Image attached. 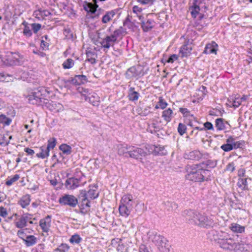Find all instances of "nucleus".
<instances>
[{"mask_svg": "<svg viewBox=\"0 0 252 252\" xmlns=\"http://www.w3.org/2000/svg\"><path fill=\"white\" fill-rule=\"evenodd\" d=\"M87 61L91 64H94L96 63V58H97L96 53L92 50H86Z\"/></svg>", "mask_w": 252, "mask_h": 252, "instance_id": "bb28decb", "label": "nucleus"}, {"mask_svg": "<svg viewBox=\"0 0 252 252\" xmlns=\"http://www.w3.org/2000/svg\"><path fill=\"white\" fill-rule=\"evenodd\" d=\"M97 187L94 186L92 188H90L88 193L87 196H88L91 199H94L96 198L98 196V193L96 192Z\"/></svg>", "mask_w": 252, "mask_h": 252, "instance_id": "c9c22d12", "label": "nucleus"}, {"mask_svg": "<svg viewBox=\"0 0 252 252\" xmlns=\"http://www.w3.org/2000/svg\"><path fill=\"white\" fill-rule=\"evenodd\" d=\"M200 2L199 0H194L192 5L189 8L191 15L194 18H195L200 13V9L199 6Z\"/></svg>", "mask_w": 252, "mask_h": 252, "instance_id": "4be33fe9", "label": "nucleus"}, {"mask_svg": "<svg viewBox=\"0 0 252 252\" xmlns=\"http://www.w3.org/2000/svg\"><path fill=\"white\" fill-rule=\"evenodd\" d=\"M131 208H128L127 206H124V205H119V211L120 214L124 217H127L130 214Z\"/></svg>", "mask_w": 252, "mask_h": 252, "instance_id": "72a5a7b5", "label": "nucleus"}, {"mask_svg": "<svg viewBox=\"0 0 252 252\" xmlns=\"http://www.w3.org/2000/svg\"><path fill=\"white\" fill-rule=\"evenodd\" d=\"M125 32L126 31L123 28L120 27L118 29L116 30L111 35L114 37V39L117 41L118 37L123 35Z\"/></svg>", "mask_w": 252, "mask_h": 252, "instance_id": "a19ab883", "label": "nucleus"}, {"mask_svg": "<svg viewBox=\"0 0 252 252\" xmlns=\"http://www.w3.org/2000/svg\"><path fill=\"white\" fill-rule=\"evenodd\" d=\"M39 226L43 232L48 233L51 226V216L48 215L45 218L41 219L39 221Z\"/></svg>", "mask_w": 252, "mask_h": 252, "instance_id": "9b49d317", "label": "nucleus"}, {"mask_svg": "<svg viewBox=\"0 0 252 252\" xmlns=\"http://www.w3.org/2000/svg\"><path fill=\"white\" fill-rule=\"evenodd\" d=\"M118 11L117 9H113L106 11L102 16L101 21L103 24L110 22L114 18Z\"/></svg>", "mask_w": 252, "mask_h": 252, "instance_id": "aec40b11", "label": "nucleus"}, {"mask_svg": "<svg viewBox=\"0 0 252 252\" xmlns=\"http://www.w3.org/2000/svg\"><path fill=\"white\" fill-rule=\"evenodd\" d=\"M128 157L135 159H141L142 157L147 155V152L143 149L134 146H129Z\"/></svg>", "mask_w": 252, "mask_h": 252, "instance_id": "6e6552de", "label": "nucleus"}, {"mask_svg": "<svg viewBox=\"0 0 252 252\" xmlns=\"http://www.w3.org/2000/svg\"><path fill=\"white\" fill-rule=\"evenodd\" d=\"M187 127L185 125L182 123H179L178 127V132L181 135H183L186 133Z\"/></svg>", "mask_w": 252, "mask_h": 252, "instance_id": "5fc2aeb1", "label": "nucleus"}, {"mask_svg": "<svg viewBox=\"0 0 252 252\" xmlns=\"http://www.w3.org/2000/svg\"><path fill=\"white\" fill-rule=\"evenodd\" d=\"M231 230L236 233H242L245 231V227L237 223H232L230 226Z\"/></svg>", "mask_w": 252, "mask_h": 252, "instance_id": "58836bf2", "label": "nucleus"}, {"mask_svg": "<svg viewBox=\"0 0 252 252\" xmlns=\"http://www.w3.org/2000/svg\"><path fill=\"white\" fill-rule=\"evenodd\" d=\"M59 203L63 206L75 208L78 204L77 198L73 195L65 194L59 199Z\"/></svg>", "mask_w": 252, "mask_h": 252, "instance_id": "423d86ee", "label": "nucleus"}, {"mask_svg": "<svg viewBox=\"0 0 252 252\" xmlns=\"http://www.w3.org/2000/svg\"><path fill=\"white\" fill-rule=\"evenodd\" d=\"M56 143L57 140L55 138L53 137L50 138L48 140V145L46 147V151H48L49 152L51 149H53L56 145Z\"/></svg>", "mask_w": 252, "mask_h": 252, "instance_id": "37998d69", "label": "nucleus"}, {"mask_svg": "<svg viewBox=\"0 0 252 252\" xmlns=\"http://www.w3.org/2000/svg\"><path fill=\"white\" fill-rule=\"evenodd\" d=\"M80 180L74 177L67 179L65 183V186L68 189H73L80 185Z\"/></svg>", "mask_w": 252, "mask_h": 252, "instance_id": "dca6fc26", "label": "nucleus"}, {"mask_svg": "<svg viewBox=\"0 0 252 252\" xmlns=\"http://www.w3.org/2000/svg\"><path fill=\"white\" fill-rule=\"evenodd\" d=\"M162 117L166 122H170L173 118V112L172 110L169 108L164 110L162 113Z\"/></svg>", "mask_w": 252, "mask_h": 252, "instance_id": "cd10ccee", "label": "nucleus"}, {"mask_svg": "<svg viewBox=\"0 0 252 252\" xmlns=\"http://www.w3.org/2000/svg\"><path fill=\"white\" fill-rule=\"evenodd\" d=\"M20 176L18 174H15L12 177H9L5 182V185L7 186H10L13 183L18 180Z\"/></svg>", "mask_w": 252, "mask_h": 252, "instance_id": "c03bdc74", "label": "nucleus"}, {"mask_svg": "<svg viewBox=\"0 0 252 252\" xmlns=\"http://www.w3.org/2000/svg\"><path fill=\"white\" fill-rule=\"evenodd\" d=\"M88 81L86 76L84 75H75L73 78L67 80L66 83H71L75 85H80L85 84Z\"/></svg>", "mask_w": 252, "mask_h": 252, "instance_id": "4468645a", "label": "nucleus"}, {"mask_svg": "<svg viewBox=\"0 0 252 252\" xmlns=\"http://www.w3.org/2000/svg\"><path fill=\"white\" fill-rule=\"evenodd\" d=\"M199 212L195 210H186L184 212V215L187 222L192 225H196Z\"/></svg>", "mask_w": 252, "mask_h": 252, "instance_id": "1a4fd4ad", "label": "nucleus"}, {"mask_svg": "<svg viewBox=\"0 0 252 252\" xmlns=\"http://www.w3.org/2000/svg\"><path fill=\"white\" fill-rule=\"evenodd\" d=\"M248 179L251 180V178H239L238 179L237 185L242 191L249 190V188L247 182Z\"/></svg>", "mask_w": 252, "mask_h": 252, "instance_id": "393cba45", "label": "nucleus"}, {"mask_svg": "<svg viewBox=\"0 0 252 252\" xmlns=\"http://www.w3.org/2000/svg\"><path fill=\"white\" fill-rule=\"evenodd\" d=\"M218 50V45L214 42L212 41L210 43H208L206 45L205 49L203 53L205 54H217Z\"/></svg>", "mask_w": 252, "mask_h": 252, "instance_id": "6ab92c4d", "label": "nucleus"}, {"mask_svg": "<svg viewBox=\"0 0 252 252\" xmlns=\"http://www.w3.org/2000/svg\"><path fill=\"white\" fill-rule=\"evenodd\" d=\"M23 34H24V35L28 37H30L32 35V31L31 30L30 27H28L27 25H26L24 27V29L23 30Z\"/></svg>", "mask_w": 252, "mask_h": 252, "instance_id": "e2e57ef3", "label": "nucleus"}, {"mask_svg": "<svg viewBox=\"0 0 252 252\" xmlns=\"http://www.w3.org/2000/svg\"><path fill=\"white\" fill-rule=\"evenodd\" d=\"M192 43L189 40H185L184 44L181 47L179 54H181L182 57H187L191 54L192 49Z\"/></svg>", "mask_w": 252, "mask_h": 252, "instance_id": "9d476101", "label": "nucleus"}, {"mask_svg": "<svg viewBox=\"0 0 252 252\" xmlns=\"http://www.w3.org/2000/svg\"><path fill=\"white\" fill-rule=\"evenodd\" d=\"M82 240L83 239L80 235L75 233L70 236L68 241L73 245H79Z\"/></svg>", "mask_w": 252, "mask_h": 252, "instance_id": "2f4dec72", "label": "nucleus"}, {"mask_svg": "<svg viewBox=\"0 0 252 252\" xmlns=\"http://www.w3.org/2000/svg\"><path fill=\"white\" fill-rule=\"evenodd\" d=\"M202 157V154L197 150H194L186 153L185 155L186 158L190 160H198Z\"/></svg>", "mask_w": 252, "mask_h": 252, "instance_id": "412c9836", "label": "nucleus"}, {"mask_svg": "<svg viewBox=\"0 0 252 252\" xmlns=\"http://www.w3.org/2000/svg\"><path fill=\"white\" fill-rule=\"evenodd\" d=\"M133 204V196L131 194L124 195L120 201V205L127 206L128 208H132Z\"/></svg>", "mask_w": 252, "mask_h": 252, "instance_id": "a211bd4d", "label": "nucleus"}, {"mask_svg": "<svg viewBox=\"0 0 252 252\" xmlns=\"http://www.w3.org/2000/svg\"><path fill=\"white\" fill-rule=\"evenodd\" d=\"M241 104V100L239 97L235 98L232 101H229L228 104L230 107H233L234 108L238 107Z\"/></svg>", "mask_w": 252, "mask_h": 252, "instance_id": "603ef678", "label": "nucleus"}, {"mask_svg": "<svg viewBox=\"0 0 252 252\" xmlns=\"http://www.w3.org/2000/svg\"><path fill=\"white\" fill-rule=\"evenodd\" d=\"M150 107L149 106H147L142 109L141 108H139L137 109V111L138 114L142 116H147L150 112Z\"/></svg>", "mask_w": 252, "mask_h": 252, "instance_id": "09e8293b", "label": "nucleus"}, {"mask_svg": "<svg viewBox=\"0 0 252 252\" xmlns=\"http://www.w3.org/2000/svg\"><path fill=\"white\" fill-rule=\"evenodd\" d=\"M212 234L214 241L223 249L236 252L247 250L244 244L237 242L235 240V236L227 232L213 230Z\"/></svg>", "mask_w": 252, "mask_h": 252, "instance_id": "f257e3e1", "label": "nucleus"}, {"mask_svg": "<svg viewBox=\"0 0 252 252\" xmlns=\"http://www.w3.org/2000/svg\"><path fill=\"white\" fill-rule=\"evenodd\" d=\"M154 148L153 152L155 155L163 156L167 154V151L163 146H154Z\"/></svg>", "mask_w": 252, "mask_h": 252, "instance_id": "f704fd0d", "label": "nucleus"}, {"mask_svg": "<svg viewBox=\"0 0 252 252\" xmlns=\"http://www.w3.org/2000/svg\"><path fill=\"white\" fill-rule=\"evenodd\" d=\"M30 195L29 194H26L21 198L18 203L23 208H25L30 204Z\"/></svg>", "mask_w": 252, "mask_h": 252, "instance_id": "7c9ffc66", "label": "nucleus"}, {"mask_svg": "<svg viewBox=\"0 0 252 252\" xmlns=\"http://www.w3.org/2000/svg\"><path fill=\"white\" fill-rule=\"evenodd\" d=\"M139 252H151L145 245H141L139 247Z\"/></svg>", "mask_w": 252, "mask_h": 252, "instance_id": "774afa93", "label": "nucleus"}, {"mask_svg": "<svg viewBox=\"0 0 252 252\" xmlns=\"http://www.w3.org/2000/svg\"><path fill=\"white\" fill-rule=\"evenodd\" d=\"M217 161L216 160H208L206 161L205 165L209 168H214L217 166Z\"/></svg>", "mask_w": 252, "mask_h": 252, "instance_id": "4d7b16f0", "label": "nucleus"}, {"mask_svg": "<svg viewBox=\"0 0 252 252\" xmlns=\"http://www.w3.org/2000/svg\"><path fill=\"white\" fill-rule=\"evenodd\" d=\"M116 40L114 39V37H112L111 35H107L105 38L102 39L100 43L102 48L105 49H109L110 47L114 46L116 42Z\"/></svg>", "mask_w": 252, "mask_h": 252, "instance_id": "f8f14e48", "label": "nucleus"}, {"mask_svg": "<svg viewBox=\"0 0 252 252\" xmlns=\"http://www.w3.org/2000/svg\"><path fill=\"white\" fill-rule=\"evenodd\" d=\"M27 220L28 218L25 217V214H23L15 222V226L20 229L26 227L27 225Z\"/></svg>", "mask_w": 252, "mask_h": 252, "instance_id": "c756f323", "label": "nucleus"}, {"mask_svg": "<svg viewBox=\"0 0 252 252\" xmlns=\"http://www.w3.org/2000/svg\"><path fill=\"white\" fill-rule=\"evenodd\" d=\"M79 199L80 200V204L79 205H82L83 207L86 209H88L90 207V202L87 197V192L85 190H82L78 196Z\"/></svg>", "mask_w": 252, "mask_h": 252, "instance_id": "2eb2a0df", "label": "nucleus"}, {"mask_svg": "<svg viewBox=\"0 0 252 252\" xmlns=\"http://www.w3.org/2000/svg\"><path fill=\"white\" fill-rule=\"evenodd\" d=\"M155 0H137V1L142 5H151Z\"/></svg>", "mask_w": 252, "mask_h": 252, "instance_id": "680f3d73", "label": "nucleus"}, {"mask_svg": "<svg viewBox=\"0 0 252 252\" xmlns=\"http://www.w3.org/2000/svg\"><path fill=\"white\" fill-rule=\"evenodd\" d=\"M215 126L219 130H223L225 128V125L222 118H218L215 121Z\"/></svg>", "mask_w": 252, "mask_h": 252, "instance_id": "a18cd8bd", "label": "nucleus"}, {"mask_svg": "<svg viewBox=\"0 0 252 252\" xmlns=\"http://www.w3.org/2000/svg\"><path fill=\"white\" fill-rule=\"evenodd\" d=\"M9 143V140H8L7 136H2L0 137V145L2 146H6Z\"/></svg>", "mask_w": 252, "mask_h": 252, "instance_id": "13d9d810", "label": "nucleus"}, {"mask_svg": "<svg viewBox=\"0 0 252 252\" xmlns=\"http://www.w3.org/2000/svg\"><path fill=\"white\" fill-rule=\"evenodd\" d=\"M59 149L62 151L63 154L66 155H69L72 152L71 147L66 144H61L59 147Z\"/></svg>", "mask_w": 252, "mask_h": 252, "instance_id": "e433bc0d", "label": "nucleus"}, {"mask_svg": "<svg viewBox=\"0 0 252 252\" xmlns=\"http://www.w3.org/2000/svg\"><path fill=\"white\" fill-rule=\"evenodd\" d=\"M134 88L130 87L128 90V97L129 100L135 101L138 99L140 94L137 92L134 91Z\"/></svg>", "mask_w": 252, "mask_h": 252, "instance_id": "c85d7f7f", "label": "nucleus"}, {"mask_svg": "<svg viewBox=\"0 0 252 252\" xmlns=\"http://www.w3.org/2000/svg\"><path fill=\"white\" fill-rule=\"evenodd\" d=\"M70 249L68 244L62 243L59 247L54 250L56 252H67Z\"/></svg>", "mask_w": 252, "mask_h": 252, "instance_id": "79ce46f5", "label": "nucleus"}, {"mask_svg": "<svg viewBox=\"0 0 252 252\" xmlns=\"http://www.w3.org/2000/svg\"><path fill=\"white\" fill-rule=\"evenodd\" d=\"M0 62L6 66L20 65L22 61L18 54L7 52L0 55Z\"/></svg>", "mask_w": 252, "mask_h": 252, "instance_id": "39448f33", "label": "nucleus"}, {"mask_svg": "<svg viewBox=\"0 0 252 252\" xmlns=\"http://www.w3.org/2000/svg\"><path fill=\"white\" fill-rule=\"evenodd\" d=\"M31 27L33 32L36 33L41 28V25L38 23H33L31 24Z\"/></svg>", "mask_w": 252, "mask_h": 252, "instance_id": "bf43d9fd", "label": "nucleus"}, {"mask_svg": "<svg viewBox=\"0 0 252 252\" xmlns=\"http://www.w3.org/2000/svg\"><path fill=\"white\" fill-rule=\"evenodd\" d=\"M226 142L231 143L233 146V149L241 148L242 145V142L240 141H235L234 139L232 136H229L226 139Z\"/></svg>", "mask_w": 252, "mask_h": 252, "instance_id": "4c0bfd02", "label": "nucleus"}, {"mask_svg": "<svg viewBox=\"0 0 252 252\" xmlns=\"http://www.w3.org/2000/svg\"><path fill=\"white\" fill-rule=\"evenodd\" d=\"M220 148L224 152H229L233 150V146L231 143L226 142V144L221 145Z\"/></svg>", "mask_w": 252, "mask_h": 252, "instance_id": "6e6d98bb", "label": "nucleus"}, {"mask_svg": "<svg viewBox=\"0 0 252 252\" xmlns=\"http://www.w3.org/2000/svg\"><path fill=\"white\" fill-rule=\"evenodd\" d=\"M74 65V61L71 59H67L63 64V66L64 69H69Z\"/></svg>", "mask_w": 252, "mask_h": 252, "instance_id": "3c124183", "label": "nucleus"}, {"mask_svg": "<svg viewBox=\"0 0 252 252\" xmlns=\"http://www.w3.org/2000/svg\"><path fill=\"white\" fill-rule=\"evenodd\" d=\"M214 225V222L213 219L209 216L204 214L201 221V227L210 228L213 227Z\"/></svg>", "mask_w": 252, "mask_h": 252, "instance_id": "5701e85b", "label": "nucleus"}, {"mask_svg": "<svg viewBox=\"0 0 252 252\" xmlns=\"http://www.w3.org/2000/svg\"><path fill=\"white\" fill-rule=\"evenodd\" d=\"M179 56L176 54L171 55L166 60V62L168 63H173L175 61L178 59Z\"/></svg>", "mask_w": 252, "mask_h": 252, "instance_id": "69168bd1", "label": "nucleus"}, {"mask_svg": "<svg viewBox=\"0 0 252 252\" xmlns=\"http://www.w3.org/2000/svg\"><path fill=\"white\" fill-rule=\"evenodd\" d=\"M46 94V90L41 87L33 89L27 96L28 102L29 103L43 106L48 103V99H45L44 97Z\"/></svg>", "mask_w": 252, "mask_h": 252, "instance_id": "7ed1b4c3", "label": "nucleus"}, {"mask_svg": "<svg viewBox=\"0 0 252 252\" xmlns=\"http://www.w3.org/2000/svg\"><path fill=\"white\" fill-rule=\"evenodd\" d=\"M179 112H181L184 117H192L194 118L193 115L190 114V111L186 108H179Z\"/></svg>", "mask_w": 252, "mask_h": 252, "instance_id": "8fccbe9b", "label": "nucleus"}, {"mask_svg": "<svg viewBox=\"0 0 252 252\" xmlns=\"http://www.w3.org/2000/svg\"><path fill=\"white\" fill-rule=\"evenodd\" d=\"M158 103H159V107H160V108L161 109H165L167 106V103L164 101L162 97H159Z\"/></svg>", "mask_w": 252, "mask_h": 252, "instance_id": "0e129e2a", "label": "nucleus"}, {"mask_svg": "<svg viewBox=\"0 0 252 252\" xmlns=\"http://www.w3.org/2000/svg\"><path fill=\"white\" fill-rule=\"evenodd\" d=\"M198 15V20L195 22V26L196 27H198V29L202 28L203 27L206 26V24L205 22H202L201 21L202 19L204 17V15L201 13H199Z\"/></svg>", "mask_w": 252, "mask_h": 252, "instance_id": "49530a36", "label": "nucleus"}, {"mask_svg": "<svg viewBox=\"0 0 252 252\" xmlns=\"http://www.w3.org/2000/svg\"><path fill=\"white\" fill-rule=\"evenodd\" d=\"M130 146L127 145L120 144L117 146L118 154L120 156H125L128 157V151Z\"/></svg>", "mask_w": 252, "mask_h": 252, "instance_id": "a878e982", "label": "nucleus"}, {"mask_svg": "<svg viewBox=\"0 0 252 252\" xmlns=\"http://www.w3.org/2000/svg\"><path fill=\"white\" fill-rule=\"evenodd\" d=\"M90 96L87 95L85 94H82V95L84 96L85 100H88L90 103L93 106H97L99 104V97L98 95L95 93L92 94H90Z\"/></svg>", "mask_w": 252, "mask_h": 252, "instance_id": "f3484780", "label": "nucleus"}, {"mask_svg": "<svg viewBox=\"0 0 252 252\" xmlns=\"http://www.w3.org/2000/svg\"><path fill=\"white\" fill-rule=\"evenodd\" d=\"M138 18L141 21V27L144 32H148L154 27L155 22L154 20L149 19L145 22L143 20L144 17L142 15H139Z\"/></svg>", "mask_w": 252, "mask_h": 252, "instance_id": "ddd939ff", "label": "nucleus"}, {"mask_svg": "<svg viewBox=\"0 0 252 252\" xmlns=\"http://www.w3.org/2000/svg\"><path fill=\"white\" fill-rule=\"evenodd\" d=\"M38 13L36 14V16H39L42 18L48 17L51 15V12L48 10H41L39 9L38 11Z\"/></svg>", "mask_w": 252, "mask_h": 252, "instance_id": "864d4df0", "label": "nucleus"}, {"mask_svg": "<svg viewBox=\"0 0 252 252\" xmlns=\"http://www.w3.org/2000/svg\"><path fill=\"white\" fill-rule=\"evenodd\" d=\"M226 170L230 172H233L235 170L234 163L233 162L229 163L226 166Z\"/></svg>", "mask_w": 252, "mask_h": 252, "instance_id": "338daca9", "label": "nucleus"}, {"mask_svg": "<svg viewBox=\"0 0 252 252\" xmlns=\"http://www.w3.org/2000/svg\"><path fill=\"white\" fill-rule=\"evenodd\" d=\"M149 239L157 246L160 252H172L168 241L163 236L157 233H152L150 234Z\"/></svg>", "mask_w": 252, "mask_h": 252, "instance_id": "20e7f679", "label": "nucleus"}, {"mask_svg": "<svg viewBox=\"0 0 252 252\" xmlns=\"http://www.w3.org/2000/svg\"><path fill=\"white\" fill-rule=\"evenodd\" d=\"M40 149L41 150V152L39 153L36 154V155L37 158L44 159L49 156V152L48 151H46L45 146L41 147Z\"/></svg>", "mask_w": 252, "mask_h": 252, "instance_id": "ea45409f", "label": "nucleus"}, {"mask_svg": "<svg viewBox=\"0 0 252 252\" xmlns=\"http://www.w3.org/2000/svg\"><path fill=\"white\" fill-rule=\"evenodd\" d=\"M98 5L97 3H92L85 1L83 4L84 9L87 12H90L92 14H94L96 11Z\"/></svg>", "mask_w": 252, "mask_h": 252, "instance_id": "b1692460", "label": "nucleus"}, {"mask_svg": "<svg viewBox=\"0 0 252 252\" xmlns=\"http://www.w3.org/2000/svg\"><path fill=\"white\" fill-rule=\"evenodd\" d=\"M114 243H118V245L117 248V250L118 252H123L124 249V246L123 244H121V240L118 238L113 239L112 240V244H114Z\"/></svg>", "mask_w": 252, "mask_h": 252, "instance_id": "de8ad7c7", "label": "nucleus"}, {"mask_svg": "<svg viewBox=\"0 0 252 252\" xmlns=\"http://www.w3.org/2000/svg\"><path fill=\"white\" fill-rule=\"evenodd\" d=\"M143 74L140 66H132L126 70L125 76L126 79H130L143 75Z\"/></svg>", "mask_w": 252, "mask_h": 252, "instance_id": "0eeeda50", "label": "nucleus"}, {"mask_svg": "<svg viewBox=\"0 0 252 252\" xmlns=\"http://www.w3.org/2000/svg\"><path fill=\"white\" fill-rule=\"evenodd\" d=\"M24 242L27 247L32 246L36 243L37 238L33 235H28L24 239Z\"/></svg>", "mask_w": 252, "mask_h": 252, "instance_id": "473e14b6", "label": "nucleus"}, {"mask_svg": "<svg viewBox=\"0 0 252 252\" xmlns=\"http://www.w3.org/2000/svg\"><path fill=\"white\" fill-rule=\"evenodd\" d=\"M132 10L134 13L136 14L137 17L138 18L139 15H142L141 12L143 8L138 5H135L133 7Z\"/></svg>", "mask_w": 252, "mask_h": 252, "instance_id": "052dcab7", "label": "nucleus"}, {"mask_svg": "<svg viewBox=\"0 0 252 252\" xmlns=\"http://www.w3.org/2000/svg\"><path fill=\"white\" fill-rule=\"evenodd\" d=\"M204 163L192 165H187L186 178L187 180L195 182H202L210 180L211 172L203 168Z\"/></svg>", "mask_w": 252, "mask_h": 252, "instance_id": "f03ea898", "label": "nucleus"}]
</instances>
